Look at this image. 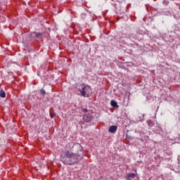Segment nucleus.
Masks as SVG:
<instances>
[{
	"label": "nucleus",
	"instance_id": "39448f33",
	"mask_svg": "<svg viewBox=\"0 0 180 180\" xmlns=\"http://www.w3.org/2000/svg\"><path fill=\"white\" fill-rule=\"evenodd\" d=\"M110 105L112 106V108H117V102H116L115 100H112L110 101Z\"/></svg>",
	"mask_w": 180,
	"mask_h": 180
},
{
	"label": "nucleus",
	"instance_id": "f257e3e1",
	"mask_svg": "<svg viewBox=\"0 0 180 180\" xmlns=\"http://www.w3.org/2000/svg\"><path fill=\"white\" fill-rule=\"evenodd\" d=\"M68 149L60 155V160L65 165H75L81 160V155L84 154L82 146L79 143L70 142L66 145Z\"/></svg>",
	"mask_w": 180,
	"mask_h": 180
},
{
	"label": "nucleus",
	"instance_id": "20e7f679",
	"mask_svg": "<svg viewBox=\"0 0 180 180\" xmlns=\"http://www.w3.org/2000/svg\"><path fill=\"white\" fill-rule=\"evenodd\" d=\"M117 130V126L116 125H112L109 127L108 131L109 133H116V131Z\"/></svg>",
	"mask_w": 180,
	"mask_h": 180
},
{
	"label": "nucleus",
	"instance_id": "7ed1b4c3",
	"mask_svg": "<svg viewBox=\"0 0 180 180\" xmlns=\"http://www.w3.org/2000/svg\"><path fill=\"white\" fill-rule=\"evenodd\" d=\"M83 119L84 121H86L87 123H89V122L92 121V115L90 114H85L83 116Z\"/></svg>",
	"mask_w": 180,
	"mask_h": 180
},
{
	"label": "nucleus",
	"instance_id": "6e6552de",
	"mask_svg": "<svg viewBox=\"0 0 180 180\" xmlns=\"http://www.w3.org/2000/svg\"><path fill=\"white\" fill-rule=\"evenodd\" d=\"M41 36H43V33L39 32V33L36 34L35 37H36L37 39H40V37H41Z\"/></svg>",
	"mask_w": 180,
	"mask_h": 180
},
{
	"label": "nucleus",
	"instance_id": "9d476101",
	"mask_svg": "<svg viewBox=\"0 0 180 180\" xmlns=\"http://www.w3.org/2000/svg\"><path fill=\"white\" fill-rule=\"evenodd\" d=\"M83 111L84 112V113L88 112V110L86 108H84Z\"/></svg>",
	"mask_w": 180,
	"mask_h": 180
},
{
	"label": "nucleus",
	"instance_id": "1a4fd4ad",
	"mask_svg": "<svg viewBox=\"0 0 180 180\" xmlns=\"http://www.w3.org/2000/svg\"><path fill=\"white\" fill-rule=\"evenodd\" d=\"M40 92H41V94L42 95H46V91H45L44 89H41L40 90Z\"/></svg>",
	"mask_w": 180,
	"mask_h": 180
},
{
	"label": "nucleus",
	"instance_id": "f03ea898",
	"mask_svg": "<svg viewBox=\"0 0 180 180\" xmlns=\"http://www.w3.org/2000/svg\"><path fill=\"white\" fill-rule=\"evenodd\" d=\"M89 91H91V87L86 86L82 87V89H79L82 96H88V95H89Z\"/></svg>",
	"mask_w": 180,
	"mask_h": 180
},
{
	"label": "nucleus",
	"instance_id": "9b49d317",
	"mask_svg": "<svg viewBox=\"0 0 180 180\" xmlns=\"http://www.w3.org/2000/svg\"><path fill=\"white\" fill-rule=\"evenodd\" d=\"M50 116H51V117H54V116H56V114H50Z\"/></svg>",
	"mask_w": 180,
	"mask_h": 180
},
{
	"label": "nucleus",
	"instance_id": "423d86ee",
	"mask_svg": "<svg viewBox=\"0 0 180 180\" xmlns=\"http://www.w3.org/2000/svg\"><path fill=\"white\" fill-rule=\"evenodd\" d=\"M6 96V93H5V91L4 89H1L0 91V98H5Z\"/></svg>",
	"mask_w": 180,
	"mask_h": 180
},
{
	"label": "nucleus",
	"instance_id": "0eeeda50",
	"mask_svg": "<svg viewBox=\"0 0 180 180\" xmlns=\"http://www.w3.org/2000/svg\"><path fill=\"white\" fill-rule=\"evenodd\" d=\"M128 178H136V174L134 173H129L127 175Z\"/></svg>",
	"mask_w": 180,
	"mask_h": 180
}]
</instances>
